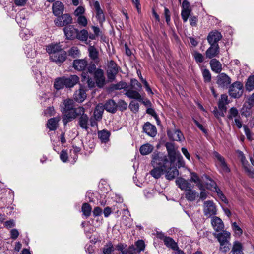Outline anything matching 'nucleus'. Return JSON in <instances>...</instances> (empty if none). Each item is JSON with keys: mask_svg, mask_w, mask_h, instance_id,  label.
Wrapping results in <instances>:
<instances>
[{"mask_svg": "<svg viewBox=\"0 0 254 254\" xmlns=\"http://www.w3.org/2000/svg\"><path fill=\"white\" fill-rule=\"evenodd\" d=\"M216 83L219 88L227 89L231 83V78L225 73H220L217 77Z\"/></svg>", "mask_w": 254, "mask_h": 254, "instance_id": "obj_10", "label": "nucleus"}, {"mask_svg": "<svg viewBox=\"0 0 254 254\" xmlns=\"http://www.w3.org/2000/svg\"><path fill=\"white\" fill-rule=\"evenodd\" d=\"M65 88H72L79 82V77L76 75H72L68 77L64 76Z\"/></svg>", "mask_w": 254, "mask_h": 254, "instance_id": "obj_23", "label": "nucleus"}, {"mask_svg": "<svg viewBox=\"0 0 254 254\" xmlns=\"http://www.w3.org/2000/svg\"><path fill=\"white\" fill-rule=\"evenodd\" d=\"M242 249V245L240 242L235 241L234 242L232 250L233 254H244Z\"/></svg>", "mask_w": 254, "mask_h": 254, "instance_id": "obj_41", "label": "nucleus"}, {"mask_svg": "<svg viewBox=\"0 0 254 254\" xmlns=\"http://www.w3.org/2000/svg\"><path fill=\"white\" fill-rule=\"evenodd\" d=\"M243 85L240 81H236L232 84L229 89V95L234 98H239L243 94Z\"/></svg>", "mask_w": 254, "mask_h": 254, "instance_id": "obj_8", "label": "nucleus"}, {"mask_svg": "<svg viewBox=\"0 0 254 254\" xmlns=\"http://www.w3.org/2000/svg\"><path fill=\"white\" fill-rule=\"evenodd\" d=\"M239 116H240L239 111L236 107H233L229 109L228 114L227 115V119L228 120L233 121V118L235 119Z\"/></svg>", "mask_w": 254, "mask_h": 254, "instance_id": "obj_43", "label": "nucleus"}, {"mask_svg": "<svg viewBox=\"0 0 254 254\" xmlns=\"http://www.w3.org/2000/svg\"><path fill=\"white\" fill-rule=\"evenodd\" d=\"M203 212L204 215L208 217L216 214V206L212 201L208 200L204 202Z\"/></svg>", "mask_w": 254, "mask_h": 254, "instance_id": "obj_11", "label": "nucleus"}, {"mask_svg": "<svg viewBox=\"0 0 254 254\" xmlns=\"http://www.w3.org/2000/svg\"><path fill=\"white\" fill-rule=\"evenodd\" d=\"M190 181L195 183L196 186L199 190H204L203 178H200L196 173L193 172L191 173V177Z\"/></svg>", "mask_w": 254, "mask_h": 254, "instance_id": "obj_29", "label": "nucleus"}, {"mask_svg": "<svg viewBox=\"0 0 254 254\" xmlns=\"http://www.w3.org/2000/svg\"><path fill=\"white\" fill-rule=\"evenodd\" d=\"M164 172H165L166 179L169 180L174 179L179 175V171L176 167L173 165H169V166L166 168Z\"/></svg>", "mask_w": 254, "mask_h": 254, "instance_id": "obj_19", "label": "nucleus"}, {"mask_svg": "<svg viewBox=\"0 0 254 254\" xmlns=\"http://www.w3.org/2000/svg\"><path fill=\"white\" fill-rule=\"evenodd\" d=\"M194 58L197 63H202L204 61V57L203 55L197 51H194L193 53Z\"/></svg>", "mask_w": 254, "mask_h": 254, "instance_id": "obj_50", "label": "nucleus"}, {"mask_svg": "<svg viewBox=\"0 0 254 254\" xmlns=\"http://www.w3.org/2000/svg\"><path fill=\"white\" fill-rule=\"evenodd\" d=\"M98 136L101 143H105L109 140L110 132L106 130H103L98 131Z\"/></svg>", "mask_w": 254, "mask_h": 254, "instance_id": "obj_38", "label": "nucleus"}, {"mask_svg": "<svg viewBox=\"0 0 254 254\" xmlns=\"http://www.w3.org/2000/svg\"><path fill=\"white\" fill-rule=\"evenodd\" d=\"M214 157L216 159L215 165L219 172L221 173H227L230 172V169L225 158L218 152L214 151L213 153Z\"/></svg>", "mask_w": 254, "mask_h": 254, "instance_id": "obj_7", "label": "nucleus"}, {"mask_svg": "<svg viewBox=\"0 0 254 254\" xmlns=\"http://www.w3.org/2000/svg\"><path fill=\"white\" fill-rule=\"evenodd\" d=\"M232 228L236 235L240 236L242 234V229L238 226L236 222L232 223Z\"/></svg>", "mask_w": 254, "mask_h": 254, "instance_id": "obj_53", "label": "nucleus"}, {"mask_svg": "<svg viewBox=\"0 0 254 254\" xmlns=\"http://www.w3.org/2000/svg\"><path fill=\"white\" fill-rule=\"evenodd\" d=\"M202 74L205 83H209L211 81V74L208 69H203L202 70Z\"/></svg>", "mask_w": 254, "mask_h": 254, "instance_id": "obj_44", "label": "nucleus"}, {"mask_svg": "<svg viewBox=\"0 0 254 254\" xmlns=\"http://www.w3.org/2000/svg\"><path fill=\"white\" fill-rule=\"evenodd\" d=\"M19 236V232L16 229H12L10 231V237L12 239H16Z\"/></svg>", "mask_w": 254, "mask_h": 254, "instance_id": "obj_64", "label": "nucleus"}, {"mask_svg": "<svg viewBox=\"0 0 254 254\" xmlns=\"http://www.w3.org/2000/svg\"><path fill=\"white\" fill-rule=\"evenodd\" d=\"M153 149V147L150 144L147 143L141 146L139 149L140 153L142 155H146L150 153Z\"/></svg>", "mask_w": 254, "mask_h": 254, "instance_id": "obj_40", "label": "nucleus"}, {"mask_svg": "<svg viewBox=\"0 0 254 254\" xmlns=\"http://www.w3.org/2000/svg\"><path fill=\"white\" fill-rule=\"evenodd\" d=\"M203 178V186H204V190L208 189L214 192H217L218 196L221 199L227 203L228 201L226 198L223 194L221 190L217 186L215 182L212 180L209 176L205 175L202 177Z\"/></svg>", "mask_w": 254, "mask_h": 254, "instance_id": "obj_5", "label": "nucleus"}, {"mask_svg": "<svg viewBox=\"0 0 254 254\" xmlns=\"http://www.w3.org/2000/svg\"><path fill=\"white\" fill-rule=\"evenodd\" d=\"M136 246L140 252L144 250L145 245L143 241L142 240L137 241L136 243Z\"/></svg>", "mask_w": 254, "mask_h": 254, "instance_id": "obj_62", "label": "nucleus"}, {"mask_svg": "<svg viewBox=\"0 0 254 254\" xmlns=\"http://www.w3.org/2000/svg\"><path fill=\"white\" fill-rule=\"evenodd\" d=\"M107 82L104 71L101 69H96V86L104 88Z\"/></svg>", "mask_w": 254, "mask_h": 254, "instance_id": "obj_14", "label": "nucleus"}, {"mask_svg": "<svg viewBox=\"0 0 254 254\" xmlns=\"http://www.w3.org/2000/svg\"><path fill=\"white\" fill-rule=\"evenodd\" d=\"M62 49L61 46L59 44H51L46 47V51L50 56L54 55V53H57Z\"/></svg>", "mask_w": 254, "mask_h": 254, "instance_id": "obj_36", "label": "nucleus"}, {"mask_svg": "<svg viewBox=\"0 0 254 254\" xmlns=\"http://www.w3.org/2000/svg\"><path fill=\"white\" fill-rule=\"evenodd\" d=\"M167 135L169 139L173 141H182L185 139L184 136L182 132L179 129L168 130Z\"/></svg>", "mask_w": 254, "mask_h": 254, "instance_id": "obj_16", "label": "nucleus"}, {"mask_svg": "<svg viewBox=\"0 0 254 254\" xmlns=\"http://www.w3.org/2000/svg\"><path fill=\"white\" fill-rule=\"evenodd\" d=\"M163 242L166 247L171 248L173 250H177L178 248L177 243H176L175 241L170 237L165 238Z\"/></svg>", "mask_w": 254, "mask_h": 254, "instance_id": "obj_39", "label": "nucleus"}, {"mask_svg": "<svg viewBox=\"0 0 254 254\" xmlns=\"http://www.w3.org/2000/svg\"><path fill=\"white\" fill-rule=\"evenodd\" d=\"M215 236L220 243V250L225 253L229 251L231 245L230 243L231 233L224 230L216 234Z\"/></svg>", "mask_w": 254, "mask_h": 254, "instance_id": "obj_6", "label": "nucleus"}, {"mask_svg": "<svg viewBox=\"0 0 254 254\" xmlns=\"http://www.w3.org/2000/svg\"><path fill=\"white\" fill-rule=\"evenodd\" d=\"M60 118L59 117H54L49 119L46 124L47 127L50 130H55L58 127V124Z\"/></svg>", "mask_w": 254, "mask_h": 254, "instance_id": "obj_34", "label": "nucleus"}, {"mask_svg": "<svg viewBox=\"0 0 254 254\" xmlns=\"http://www.w3.org/2000/svg\"><path fill=\"white\" fill-rule=\"evenodd\" d=\"M52 8L53 14L56 16H59L64 12V6L62 2L57 1L53 3Z\"/></svg>", "mask_w": 254, "mask_h": 254, "instance_id": "obj_26", "label": "nucleus"}, {"mask_svg": "<svg viewBox=\"0 0 254 254\" xmlns=\"http://www.w3.org/2000/svg\"><path fill=\"white\" fill-rule=\"evenodd\" d=\"M229 103V101L228 100V96L225 94H222L221 98L219 99L218 101V108L220 110L226 111L227 107L226 105Z\"/></svg>", "mask_w": 254, "mask_h": 254, "instance_id": "obj_31", "label": "nucleus"}, {"mask_svg": "<svg viewBox=\"0 0 254 254\" xmlns=\"http://www.w3.org/2000/svg\"><path fill=\"white\" fill-rule=\"evenodd\" d=\"M88 33L86 30L83 29L80 31L77 30V36L76 39H77L82 41H86L88 37Z\"/></svg>", "mask_w": 254, "mask_h": 254, "instance_id": "obj_42", "label": "nucleus"}, {"mask_svg": "<svg viewBox=\"0 0 254 254\" xmlns=\"http://www.w3.org/2000/svg\"><path fill=\"white\" fill-rule=\"evenodd\" d=\"M95 243L93 241V239H92L90 241V244H87L85 246L86 251L89 254H92L94 252L95 250Z\"/></svg>", "mask_w": 254, "mask_h": 254, "instance_id": "obj_54", "label": "nucleus"}, {"mask_svg": "<svg viewBox=\"0 0 254 254\" xmlns=\"http://www.w3.org/2000/svg\"><path fill=\"white\" fill-rule=\"evenodd\" d=\"M114 251V248L111 243H109L106 245L103 248V252L104 254H111Z\"/></svg>", "mask_w": 254, "mask_h": 254, "instance_id": "obj_49", "label": "nucleus"}, {"mask_svg": "<svg viewBox=\"0 0 254 254\" xmlns=\"http://www.w3.org/2000/svg\"><path fill=\"white\" fill-rule=\"evenodd\" d=\"M69 55L73 58L78 57L80 56V51L77 47H72L68 51Z\"/></svg>", "mask_w": 254, "mask_h": 254, "instance_id": "obj_48", "label": "nucleus"}, {"mask_svg": "<svg viewBox=\"0 0 254 254\" xmlns=\"http://www.w3.org/2000/svg\"><path fill=\"white\" fill-rule=\"evenodd\" d=\"M94 226L91 225H87L85 228V233L89 239L91 238L90 234L94 232Z\"/></svg>", "mask_w": 254, "mask_h": 254, "instance_id": "obj_56", "label": "nucleus"}, {"mask_svg": "<svg viewBox=\"0 0 254 254\" xmlns=\"http://www.w3.org/2000/svg\"><path fill=\"white\" fill-rule=\"evenodd\" d=\"M85 12V9L82 6H79L77 8V9L74 11V15L78 17V16H83L82 14Z\"/></svg>", "mask_w": 254, "mask_h": 254, "instance_id": "obj_59", "label": "nucleus"}, {"mask_svg": "<svg viewBox=\"0 0 254 254\" xmlns=\"http://www.w3.org/2000/svg\"><path fill=\"white\" fill-rule=\"evenodd\" d=\"M74 102L72 99H66L64 101L61 106V112L64 114L62 117V121L64 126L81 114L85 112L84 108L82 107L74 108Z\"/></svg>", "mask_w": 254, "mask_h": 254, "instance_id": "obj_3", "label": "nucleus"}, {"mask_svg": "<svg viewBox=\"0 0 254 254\" xmlns=\"http://www.w3.org/2000/svg\"><path fill=\"white\" fill-rule=\"evenodd\" d=\"M104 109H105L104 108V105L102 103L96 105V112H97L96 114V120L101 119Z\"/></svg>", "mask_w": 254, "mask_h": 254, "instance_id": "obj_47", "label": "nucleus"}, {"mask_svg": "<svg viewBox=\"0 0 254 254\" xmlns=\"http://www.w3.org/2000/svg\"><path fill=\"white\" fill-rule=\"evenodd\" d=\"M54 87L57 90H59L65 87L64 76L56 78L54 82Z\"/></svg>", "mask_w": 254, "mask_h": 254, "instance_id": "obj_35", "label": "nucleus"}, {"mask_svg": "<svg viewBox=\"0 0 254 254\" xmlns=\"http://www.w3.org/2000/svg\"><path fill=\"white\" fill-rule=\"evenodd\" d=\"M76 21L80 27H85L87 25V20L84 16H78Z\"/></svg>", "mask_w": 254, "mask_h": 254, "instance_id": "obj_52", "label": "nucleus"}, {"mask_svg": "<svg viewBox=\"0 0 254 254\" xmlns=\"http://www.w3.org/2000/svg\"><path fill=\"white\" fill-rule=\"evenodd\" d=\"M81 151V148L80 147L73 146V148L72 149L70 150V153H73L74 154V156L73 157V159L74 160V162L76 161V160L77 159V153H79Z\"/></svg>", "mask_w": 254, "mask_h": 254, "instance_id": "obj_58", "label": "nucleus"}, {"mask_svg": "<svg viewBox=\"0 0 254 254\" xmlns=\"http://www.w3.org/2000/svg\"><path fill=\"white\" fill-rule=\"evenodd\" d=\"M222 38L220 32L215 31L210 32L207 36V40L210 45H218V42Z\"/></svg>", "mask_w": 254, "mask_h": 254, "instance_id": "obj_17", "label": "nucleus"}, {"mask_svg": "<svg viewBox=\"0 0 254 254\" xmlns=\"http://www.w3.org/2000/svg\"><path fill=\"white\" fill-rule=\"evenodd\" d=\"M123 89L126 91L125 94L129 98L135 99L138 101L142 100L141 95L139 92L142 89V86L137 79H131L128 86L126 82L123 81L112 84L109 90L113 91Z\"/></svg>", "mask_w": 254, "mask_h": 254, "instance_id": "obj_2", "label": "nucleus"}, {"mask_svg": "<svg viewBox=\"0 0 254 254\" xmlns=\"http://www.w3.org/2000/svg\"><path fill=\"white\" fill-rule=\"evenodd\" d=\"M143 130L144 132L151 137L155 136L157 134L156 127L149 122L144 124L143 126Z\"/></svg>", "mask_w": 254, "mask_h": 254, "instance_id": "obj_21", "label": "nucleus"}, {"mask_svg": "<svg viewBox=\"0 0 254 254\" xmlns=\"http://www.w3.org/2000/svg\"><path fill=\"white\" fill-rule=\"evenodd\" d=\"M117 103L112 99L107 101L104 104V108L108 112L114 113L117 111Z\"/></svg>", "mask_w": 254, "mask_h": 254, "instance_id": "obj_33", "label": "nucleus"}, {"mask_svg": "<svg viewBox=\"0 0 254 254\" xmlns=\"http://www.w3.org/2000/svg\"><path fill=\"white\" fill-rule=\"evenodd\" d=\"M165 147L167 151L168 156H166L167 158H169L168 160L171 159L173 161L176 155L180 153L179 151L175 149L174 143L171 142H167L165 144Z\"/></svg>", "mask_w": 254, "mask_h": 254, "instance_id": "obj_20", "label": "nucleus"}, {"mask_svg": "<svg viewBox=\"0 0 254 254\" xmlns=\"http://www.w3.org/2000/svg\"><path fill=\"white\" fill-rule=\"evenodd\" d=\"M211 70L216 73H220L222 71V64L216 59H212L210 61Z\"/></svg>", "mask_w": 254, "mask_h": 254, "instance_id": "obj_28", "label": "nucleus"}, {"mask_svg": "<svg viewBox=\"0 0 254 254\" xmlns=\"http://www.w3.org/2000/svg\"><path fill=\"white\" fill-rule=\"evenodd\" d=\"M191 10H182L181 17L184 22H186L191 13Z\"/></svg>", "mask_w": 254, "mask_h": 254, "instance_id": "obj_55", "label": "nucleus"}, {"mask_svg": "<svg viewBox=\"0 0 254 254\" xmlns=\"http://www.w3.org/2000/svg\"><path fill=\"white\" fill-rule=\"evenodd\" d=\"M246 88L250 91L254 89V75L249 76L246 84Z\"/></svg>", "mask_w": 254, "mask_h": 254, "instance_id": "obj_46", "label": "nucleus"}, {"mask_svg": "<svg viewBox=\"0 0 254 254\" xmlns=\"http://www.w3.org/2000/svg\"><path fill=\"white\" fill-rule=\"evenodd\" d=\"M60 159L63 162H66L68 160V154L66 151L62 150L60 153Z\"/></svg>", "mask_w": 254, "mask_h": 254, "instance_id": "obj_61", "label": "nucleus"}, {"mask_svg": "<svg viewBox=\"0 0 254 254\" xmlns=\"http://www.w3.org/2000/svg\"><path fill=\"white\" fill-rule=\"evenodd\" d=\"M117 106L121 111H124L127 108V104L123 100H120L118 102Z\"/></svg>", "mask_w": 254, "mask_h": 254, "instance_id": "obj_57", "label": "nucleus"}, {"mask_svg": "<svg viewBox=\"0 0 254 254\" xmlns=\"http://www.w3.org/2000/svg\"><path fill=\"white\" fill-rule=\"evenodd\" d=\"M120 69L121 68L113 60H110L107 64V75L108 79L110 81L114 80Z\"/></svg>", "mask_w": 254, "mask_h": 254, "instance_id": "obj_9", "label": "nucleus"}, {"mask_svg": "<svg viewBox=\"0 0 254 254\" xmlns=\"http://www.w3.org/2000/svg\"><path fill=\"white\" fill-rule=\"evenodd\" d=\"M92 208L91 206L87 203H84L82 206V212L83 215L86 217H89L91 212Z\"/></svg>", "mask_w": 254, "mask_h": 254, "instance_id": "obj_45", "label": "nucleus"}, {"mask_svg": "<svg viewBox=\"0 0 254 254\" xmlns=\"http://www.w3.org/2000/svg\"><path fill=\"white\" fill-rule=\"evenodd\" d=\"M185 197L189 201H194L199 196L198 192L193 188H190L184 192Z\"/></svg>", "mask_w": 254, "mask_h": 254, "instance_id": "obj_25", "label": "nucleus"}, {"mask_svg": "<svg viewBox=\"0 0 254 254\" xmlns=\"http://www.w3.org/2000/svg\"><path fill=\"white\" fill-rule=\"evenodd\" d=\"M151 164L153 169L150 174L154 178L158 179L163 174L169 163L166 155L161 152H154L152 155Z\"/></svg>", "mask_w": 254, "mask_h": 254, "instance_id": "obj_4", "label": "nucleus"}, {"mask_svg": "<svg viewBox=\"0 0 254 254\" xmlns=\"http://www.w3.org/2000/svg\"><path fill=\"white\" fill-rule=\"evenodd\" d=\"M176 183L178 187L181 190H185V191H186L190 188H193V186L190 182H189L187 180L181 177L178 178L176 179Z\"/></svg>", "mask_w": 254, "mask_h": 254, "instance_id": "obj_24", "label": "nucleus"}, {"mask_svg": "<svg viewBox=\"0 0 254 254\" xmlns=\"http://www.w3.org/2000/svg\"><path fill=\"white\" fill-rule=\"evenodd\" d=\"M220 52V48L218 45H210V47L206 51V57L209 59H214L217 57Z\"/></svg>", "mask_w": 254, "mask_h": 254, "instance_id": "obj_22", "label": "nucleus"}, {"mask_svg": "<svg viewBox=\"0 0 254 254\" xmlns=\"http://www.w3.org/2000/svg\"><path fill=\"white\" fill-rule=\"evenodd\" d=\"M89 44L88 51L89 57L92 60L88 62L86 59H76L73 62V67L76 70L83 71L86 69L87 71L82 74L83 78L87 80V82L89 88H92L95 86V48L94 45Z\"/></svg>", "mask_w": 254, "mask_h": 254, "instance_id": "obj_1", "label": "nucleus"}, {"mask_svg": "<svg viewBox=\"0 0 254 254\" xmlns=\"http://www.w3.org/2000/svg\"><path fill=\"white\" fill-rule=\"evenodd\" d=\"M226 111H223L222 110H219V111H218L217 108L216 107H215L214 110L213 111V113L216 118H219L220 117H224V113H225Z\"/></svg>", "mask_w": 254, "mask_h": 254, "instance_id": "obj_60", "label": "nucleus"}, {"mask_svg": "<svg viewBox=\"0 0 254 254\" xmlns=\"http://www.w3.org/2000/svg\"><path fill=\"white\" fill-rule=\"evenodd\" d=\"M96 19L99 21V23L102 26L103 22L105 20V15L103 10L101 8L100 4L96 1Z\"/></svg>", "mask_w": 254, "mask_h": 254, "instance_id": "obj_32", "label": "nucleus"}, {"mask_svg": "<svg viewBox=\"0 0 254 254\" xmlns=\"http://www.w3.org/2000/svg\"><path fill=\"white\" fill-rule=\"evenodd\" d=\"M67 58V53L66 52L62 49L59 52L57 53H54V55H52L50 56V60L56 63L57 64L62 63L65 61Z\"/></svg>", "mask_w": 254, "mask_h": 254, "instance_id": "obj_13", "label": "nucleus"}, {"mask_svg": "<svg viewBox=\"0 0 254 254\" xmlns=\"http://www.w3.org/2000/svg\"><path fill=\"white\" fill-rule=\"evenodd\" d=\"M211 224L216 231H219L223 230L224 228V225L222 220L218 217H213L211 219Z\"/></svg>", "mask_w": 254, "mask_h": 254, "instance_id": "obj_27", "label": "nucleus"}, {"mask_svg": "<svg viewBox=\"0 0 254 254\" xmlns=\"http://www.w3.org/2000/svg\"><path fill=\"white\" fill-rule=\"evenodd\" d=\"M72 19L69 14H65L61 16H59L54 22L56 26L63 27L69 25L72 23Z\"/></svg>", "mask_w": 254, "mask_h": 254, "instance_id": "obj_12", "label": "nucleus"}, {"mask_svg": "<svg viewBox=\"0 0 254 254\" xmlns=\"http://www.w3.org/2000/svg\"><path fill=\"white\" fill-rule=\"evenodd\" d=\"M80 117L79 118L78 124L80 127L82 128L87 130L89 125V118L86 114H81L79 115Z\"/></svg>", "mask_w": 254, "mask_h": 254, "instance_id": "obj_30", "label": "nucleus"}, {"mask_svg": "<svg viewBox=\"0 0 254 254\" xmlns=\"http://www.w3.org/2000/svg\"><path fill=\"white\" fill-rule=\"evenodd\" d=\"M77 29L75 28L73 25H68L63 28L64 35L67 39L74 40L77 36Z\"/></svg>", "mask_w": 254, "mask_h": 254, "instance_id": "obj_15", "label": "nucleus"}, {"mask_svg": "<svg viewBox=\"0 0 254 254\" xmlns=\"http://www.w3.org/2000/svg\"><path fill=\"white\" fill-rule=\"evenodd\" d=\"M245 169L248 175L251 178H254V171L253 168H251L247 166H245Z\"/></svg>", "mask_w": 254, "mask_h": 254, "instance_id": "obj_63", "label": "nucleus"}, {"mask_svg": "<svg viewBox=\"0 0 254 254\" xmlns=\"http://www.w3.org/2000/svg\"><path fill=\"white\" fill-rule=\"evenodd\" d=\"M176 160H177V164H176V165L178 168L184 166L185 162L180 153H178V154L176 155V156L175 157V159L173 161H172L171 159H168V162L169 163V165H174L175 162L176 161Z\"/></svg>", "mask_w": 254, "mask_h": 254, "instance_id": "obj_37", "label": "nucleus"}, {"mask_svg": "<svg viewBox=\"0 0 254 254\" xmlns=\"http://www.w3.org/2000/svg\"><path fill=\"white\" fill-rule=\"evenodd\" d=\"M139 105L138 103L134 101H131L129 105L130 110L134 113L138 112Z\"/></svg>", "mask_w": 254, "mask_h": 254, "instance_id": "obj_51", "label": "nucleus"}, {"mask_svg": "<svg viewBox=\"0 0 254 254\" xmlns=\"http://www.w3.org/2000/svg\"><path fill=\"white\" fill-rule=\"evenodd\" d=\"M87 97L86 91L84 89L83 86L80 84V88L76 90L74 95V100L78 103L83 102Z\"/></svg>", "mask_w": 254, "mask_h": 254, "instance_id": "obj_18", "label": "nucleus"}]
</instances>
